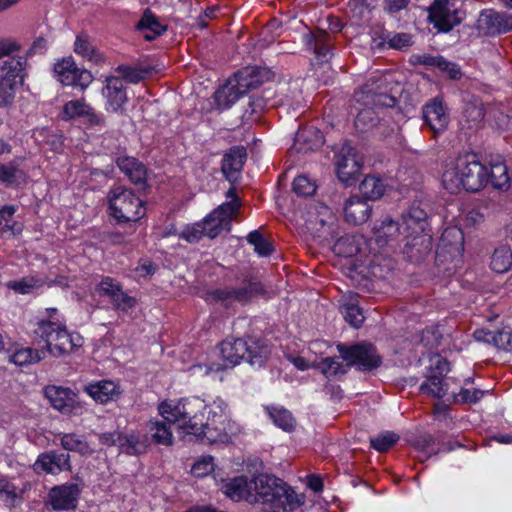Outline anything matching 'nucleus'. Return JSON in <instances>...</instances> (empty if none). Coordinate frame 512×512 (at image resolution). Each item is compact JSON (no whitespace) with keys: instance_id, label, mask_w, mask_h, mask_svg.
Returning a JSON list of instances; mask_svg holds the SVG:
<instances>
[{"instance_id":"f257e3e1","label":"nucleus","mask_w":512,"mask_h":512,"mask_svg":"<svg viewBox=\"0 0 512 512\" xmlns=\"http://www.w3.org/2000/svg\"><path fill=\"white\" fill-rule=\"evenodd\" d=\"M206 404L199 398H186L179 401H164L158 411L165 419L177 424L180 434L192 435L208 443L226 442L233 433V424L228 415L218 414L216 410L204 422Z\"/></svg>"},{"instance_id":"f03ea898","label":"nucleus","mask_w":512,"mask_h":512,"mask_svg":"<svg viewBox=\"0 0 512 512\" xmlns=\"http://www.w3.org/2000/svg\"><path fill=\"white\" fill-rule=\"evenodd\" d=\"M224 364H197L191 369L199 370L208 375L219 372L228 367L232 368L245 360L252 366L261 367L270 353L268 345L261 339L249 337L248 339L232 338L222 341L219 345Z\"/></svg>"},{"instance_id":"7ed1b4c3","label":"nucleus","mask_w":512,"mask_h":512,"mask_svg":"<svg viewBox=\"0 0 512 512\" xmlns=\"http://www.w3.org/2000/svg\"><path fill=\"white\" fill-rule=\"evenodd\" d=\"M488 181V168L473 153L457 157L455 162L446 166L442 174L443 187L450 193H457L461 188L469 192H477Z\"/></svg>"},{"instance_id":"20e7f679","label":"nucleus","mask_w":512,"mask_h":512,"mask_svg":"<svg viewBox=\"0 0 512 512\" xmlns=\"http://www.w3.org/2000/svg\"><path fill=\"white\" fill-rule=\"evenodd\" d=\"M252 503L269 505L270 512H286L303 504L304 500L281 479L259 474L253 479Z\"/></svg>"},{"instance_id":"39448f33","label":"nucleus","mask_w":512,"mask_h":512,"mask_svg":"<svg viewBox=\"0 0 512 512\" xmlns=\"http://www.w3.org/2000/svg\"><path fill=\"white\" fill-rule=\"evenodd\" d=\"M426 220L427 212L416 205H412L402 216L404 254L411 260L418 261L431 250V236L424 232Z\"/></svg>"},{"instance_id":"423d86ee","label":"nucleus","mask_w":512,"mask_h":512,"mask_svg":"<svg viewBox=\"0 0 512 512\" xmlns=\"http://www.w3.org/2000/svg\"><path fill=\"white\" fill-rule=\"evenodd\" d=\"M35 334L45 342V353L54 357L68 355L83 345V338L78 333H70L66 327L53 321H41Z\"/></svg>"},{"instance_id":"0eeeda50","label":"nucleus","mask_w":512,"mask_h":512,"mask_svg":"<svg viewBox=\"0 0 512 512\" xmlns=\"http://www.w3.org/2000/svg\"><path fill=\"white\" fill-rule=\"evenodd\" d=\"M111 215L118 222H135L145 214L143 201L130 189L118 186L108 195Z\"/></svg>"},{"instance_id":"6e6552de","label":"nucleus","mask_w":512,"mask_h":512,"mask_svg":"<svg viewBox=\"0 0 512 512\" xmlns=\"http://www.w3.org/2000/svg\"><path fill=\"white\" fill-rule=\"evenodd\" d=\"M305 226L313 237L329 241L337 235V218L332 210L322 202L308 205L305 213Z\"/></svg>"},{"instance_id":"1a4fd4ad","label":"nucleus","mask_w":512,"mask_h":512,"mask_svg":"<svg viewBox=\"0 0 512 512\" xmlns=\"http://www.w3.org/2000/svg\"><path fill=\"white\" fill-rule=\"evenodd\" d=\"M226 198L229 201L219 205L201 221L206 236L211 239L217 237L223 230L230 231L231 221L240 209L241 203L234 187L226 192Z\"/></svg>"},{"instance_id":"9d476101","label":"nucleus","mask_w":512,"mask_h":512,"mask_svg":"<svg viewBox=\"0 0 512 512\" xmlns=\"http://www.w3.org/2000/svg\"><path fill=\"white\" fill-rule=\"evenodd\" d=\"M465 18L458 0H435L428 8V22L438 33H448Z\"/></svg>"},{"instance_id":"9b49d317","label":"nucleus","mask_w":512,"mask_h":512,"mask_svg":"<svg viewBox=\"0 0 512 512\" xmlns=\"http://www.w3.org/2000/svg\"><path fill=\"white\" fill-rule=\"evenodd\" d=\"M337 348L340 358L347 362L349 368L354 367L361 372H370L382 364V357L371 343L339 344Z\"/></svg>"},{"instance_id":"f8f14e48","label":"nucleus","mask_w":512,"mask_h":512,"mask_svg":"<svg viewBox=\"0 0 512 512\" xmlns=\"http://www.w3.org/2000/svg\"><path fill=\"white\" fill-rule=\"evenodd\" d=\"M263 292L264 287L261 282L254 278H245L239 285L227 286L212 291L211 296L225 307H230L235 303L245 305Z\"/></svg>"},{"instance_id":"ddd939ff","label":"nucleus","mask_w":512,"mask_h":512,"mask_svg":"<svg viewBox=\"0 0 512 512\" xmlns=\"http://www.w3.org/2000/svg\"><path fill=\"white\" fill-rule=\"evenodd\" d=\"M44 394L51 406L65 415H80L85 410V404L70 388L50 385L44 389Z\"/></svg>"},{"instance_id":"4468645a","label":"nucleus","mask_w":512,"mask_h":512,"mask_svg":"<svg viewBox=\"0 0 512 512\" xmlns=\"http://www.w3.org/2000/svg\"><path fill=\"white\" fill-rule=\"evenodd\" d=\"M336 172L339 180L352 185L361 171V159L349 143L342 145L335 155Z\"/></svg>"},{"instance_id":"2eb2a0df","label":"nucleus","mask_w":512,"mask_h":512,"mask_svg":"<svg viewBox=\"0 0 512 512\" xmlns=\"http://www.w3.org/2000/svg\"><path fill=\"white\" fill-rule=\"evenodd\" d=\"M57 80L63 85L79 86L86 89L93 80L92 74L77 67L72 56L64 57L54 64Z\"/></svg>"},{"instance_id":"dca6fc26","label":"nucleus","mask_w":512,"mask_h":512,"mask_svg":"<svg viewBox=\"0 0 512 512\" xmlns=\"http://www.w3.org/2000/svg\"><path fill=\"white\" fill-rule=\"evenodd\" d=\"M100 296L107 297L117 311L128 312L137 304V300L128 295L120 282L111 277H104L96 287Z\"/></svg>"},{"instance_id":"f3484780","label":"nucleus","mask_w":512,"mask_h":512,"mask_svg":"<svg viewBox=\"0 0 512 512\" xmlns=\"http://www.w3.org/2000/svg\"><path fill=\"white\" fill-rule=\"evenodd\" d=\"M26 60L21 57H10L0 64V88L12 93L15 97L16 90L23 85Z\"/></svg>"},{"instance_id":"a211bd4d","label":"nucleus","mask_w":512,"mask_h":512,"mask_svg":"<svg viewBox=\"0 0 512 512\" xmlns=\"http://www.w3.org/2000/svg\"><path fill=\"white\" fill-rule=\"evenodd\" d=\"M422 118L434 135L443 133L450 120L443 100L439 97L429 100L422 107Z\"/></svg>"},{"instance_id":"6ab92c4d","label":"nucleus","mask_w":512,"mask_h":512,"mask_svg":"<svg viewBox=\"0 0 512 512\" xmlns=\"http://www.w3.org/2000/svg\"><path fill=\"white\" fill-rule=\"evenodd\" d=\"M272 72L266 67L248 66L244 67L233 76L234 80L244 94L257 89L266 81L270 80Z\"/></svg>"},{"instance_id":"aec40b11","label":"nucleus","mask_w":512,"mask_h":512,"mask_svg":"<svg viewBox=\"0 0 512 512\" xmlns=\"http://www.w3.org/2000/svg\"><path fill=\"white\" fill-rule=\"evenodd\" d=\"M80 494L78 485L65 484L51 489L48 498L53 510L63 511L76 507Z\"/></svg>"},{"instance_id":"412c9836","label":"nucleus","mask_w":512,"mask_h":512,"mask_svg":"<svg viewBox=\"0 0 512 512\" xmlns=\"http://www.w3.org/2000/svg\"><path fill=\"white\" fill-rule=\"evenodd\" d=\"M76 117H86L88 123L92 126L102 125L104 123L103 117L96 114L84 98L70 100L63 106L62 119L71 120Z\"/></svg>"},{"instance_id":"4be33fe9","label":"nucleus","mask_w":512,"mask_h":512,"mask_svg":"<svg viewBox=\"0 0 512 512\" xmlns=\"http://www.w3.org/2000/svg\"><path fill=\"white\" fill-rule=\"evenodd\" d=\"M102 95L107 101L106 109L108 111L117 112L127 101L123 81L116 76L106 77L105 86L102 89Z\"/></svg>"},{"instance_id":"5701e85b","label":"nucleus","mask_w":512,"mask_h":512,"mask_svg":"<svg viewBox=\"0 0 512 512\" xmlns=\"http://www.w3.org/2000/svg\"><path fill=\"white\" fill-rule=\"evenodd\" d=\"M246 158L247 153L243 146H235L224 155L221 170L228 181L233 183L239 179Z\"/></svg>"},{"instance_id":"b1692460","label":"nucleus","mask_w":512,"mask_h":512,"mask_svg":"<svg viewBox=\"0 0 512 512\" xmlns=\"http://www.w3.org/2000/svg\"><path fill=\"white\" fill-rule=\"evenodd\" d=\"M343 211L346 222L361 225L369 220L372 206L365 199L351 196L345 201Z\"/></svg>"},{"instance_id":"393cba45","label":"nucleus","mask_w":512,"mask_h":512,"mask_svg":"<svg viewBox=\"0 0 512 512\" xmlns=\"http://www.w3.org/2000/svg\"><path fill=\"white\" fill-rule=\"evenodd\" d=\"M84 391L96 402L106 404L117 400L122 394L118 384L110 380H101L87 384Z\"/></svg>"},{"instance_id":"a878e982","label":"nucleus","mask_w":512,"mask_h":512,"mask_svg":"<svg viewBox=\"0 0 512 512\" xmlns=\"http://www.w3.org/2000/svg\"><path fill=\"white\" fill-rule=\"evenodd\" d=\"M70 456L67 453L51 451L41 454L34 463V470L56 474L60 471L70 470Z\"/></svg>"},{"instance_id":"bb28decb","label":"nucleus","mask_w":512,"mask_h":512,"mask_svg":"<svg viewBox=\"0 0 512 512\" xmlns=\"http://www.w3.org/2000/svg\"><path fill=\"white\" fill-rule=\"evenodd\" d=\"M484 116L485 111L481 101L474 100L466 103L460 120L461 130L469 135L477 131L483 125Z\"/></svg>"},{"instance_id":"cd10ccee","label":"nucleus","mask_w":512,"mask_h":512,"mask_svg":"<svg viewBox=\"0 0 512 512\" xmlns=\"http://www.w3.org/2000/svg\"><path fill=\"white\" fill-rule=\"evenodd\" d=\"M306 47L313 51L317 59L327 60L332 51V36L324 30L310 32L303 36Z\"/></svg>"},{"instance_id":"c85d7f7f","label":"nucleus","mask_w":512,"mask_h":512,"mask_svg":"<svg viewBox=\"0 0 512 512\" xmlns=\"http://www.w3.org/2000/svg\"><path fill=\"white\" fill-rule=\"evenodd\" d=\"M162 420L151 419L147 423V437L155 444L170 446L173 444V434L171 431V424L177 427L173 421L165 419L162 415Z\"/></svg>"},{"instance_id":"c756f323","label":"nucleus","mask_w":512,"mask_h":512,"mask_svg":"<svg viewBox=\"0 0 512 512\" xmlns=\"http://www.w3.org/2000/svg\"><path fill=\"white\" fill-rule=\"evenodd\" d=\"M402 236L401 242L405 243V233H403L401 223L395 222L390 218L384 219L380 225L374 227L375 241L379 246L390 245Z\"/></svg>"},{"instance_id":"7c9ffc66","label":"nucleus","mask_w":512,"mask_h":512,"mask_svg":"<svg viewBox=\"0 0 512 512\" xmlns=\"http://www.w3.org/2000/svg\"><path fill=\"white\" fill-rule=\"evenodd\" d=\"M116 165L134 184L145 183L147 171L138 159L130 156H121L117 158Z\"/></svg>"},{"instance_id":"2f4dec72","label":"nucleus","mask_w":512,"mask_h":512,"mask_svg":"<svg viewBox=\"0 0 512 512\" xmlns=\"http://www.w3.org/2000/svg\"><path fill=\"white\" fill-rule=\"evenodd\" d=\"M239 88L240 87L233 77L228 79L227 82L214 94L217 107L221 110H225L236 103L239 98L244 95L243 91H241Z\"/></svg>"},{"instance_id":"473e14b6","label":"nucleus","mask_w":512,"mask_h":512,"mask_svg":"<svg viewBox=\"0 0 512 512\" xmlns=\"http://www.w3.org/2000/svg\"><path fill=\"white\" fill-rule=\"evenodd\" d=\"M481 21L492 34H502L512 31V15L493 10L481 15Z\"/></svg>"},{"instance_id":"72a5a7b5","label":"nucleus","mask_w":512,"mask_h":512,"mask_svg":"<svg viewBox=\"0 0 512 512\" xmlns=\"http://www.w3.org/2000/svg\"><path fill=\"white\" fill-rule=\"evenodd\" d=\"M252 485L245 476H238L222 486L223 493L234 501L246 500L252 503Z\"/></svg>"},{"instance_id":"f704fd0d","label":"nucleus","mask_w":512,"mask_h":512,"mask_svg":"<svg viewBox=\"0 0 512 512\" xmlns=\"http://www.w3.org/2000/svg\"><path fill=\"white\" fill-rule=\"evenodd\" d=\"M364 245L362 235L346 234L335 241L333 251L338 256L353 257L362 251Z\"/></svg>"},{"instance_id":"c9c22d12","label":"nucleus","mask_w":512,"mask_h":512,"mask_svg":"<svg viewBox=\"0 0 512 512\" xmlns=\"http://www.w3.org/2000/svg\"><path fill=\"white\" fill-rule=\"evenodd\" d=\"M323 143V135L319 130L307 128L296 133L294 147L298 152L307 153L321 147Z\"/></svg>"},{"instance_id":"e433bc0d","label":"nucleus","mask_w":512,"mask_h":512,"mask_svg":"<svg viewBox=\"0 0 512 512\" xmlns=\"http://www.w3.org/2000/svg\"><path fill=\"white\" fill-rule=\"evenodd\" d=\"M74 52L94 64L99 65L104 62V56L93 46L85 33L76 36Z\"/></svg>"},{"instance_id":"4c0bfd02","label":"nucleus","mask_w":512,"mask_h":512,"mask_svg":"<svg viewBox=\"0 0 512 512\" xmlns=\"http://www.w3.org/2000/svg\"><path fill=\"white\" fill-rule=\"evenodd\" d=\"M137 29L143 33L144 38L148 41L154 40L165 31V27L148 8L138 22Z\"/></svg>"},{"instance_id":"58836bf2","label":"nucleus","mask_w":512,"mask_h":512,"mask_svg":"<svg viewBox=\"0 0 512 512\" xmlns=\"http://www.w3.org/2000/svg\"><path fill=\"white\" fill-rule=\"evenodd\" d=\"M44 358V348L34 350L30 347H15L14 351L8 356L9 362L14 363L17 366L34 364Z\"/></svg>"},{"instance_id":"ea45409f","label":"nucleus","mask_w":512,"mask_h":512,"mask_svg":"<svg viewBox=\"0 0 512 512\" xmlns=\"http://www.w3.org/2000/svg\"><path fill=\"white\" fill-rule=\"evenodd\" d=\"M148 446L149 439L147 436H140L131 432L122 436L120 450L129 455H140L146 452Z\"/></svg>"},{"instance_id":"a19ab883","label":"nucleus","mask_w":512,"mask_h":512,"mask_svg":"<svg viewBox=\"0 0 512 512\" xmlns=\"http://www.w3.org/2000/svg\"><path fill=\"white\" fill-rule=\"evenodd\" d=\"M287 85V88L284 86L280 88L282 97L279 99L278 104L281 108L287 107V109L292 108L296 110L302 104L301 90L297 81H291Z\"/></svg>"},{"instance_id":"79ce46f5","label":"nucleus","mask_w":512,"mask_h":512,"mask_svg":"<svg viewBox=\"0 0 512 512\" xmlns=\"http://www.w3.org/2000/svg\"><path fill=\"white\" fill-rule=\"evenodd\" d=\"M360 193L365 200H377L385 192V184L375 176H366L359 185Z\"/></svg>"},{"instance_id":"37998d69","label":"nucleus","mask_w":512,"mask_h":512,"mask_svg":"<svg viewBox=\"0 0 512 512\" xmlns=\"http://www.w3.org/2000/svg\"><path fill=\"white\" fill-rule=\"evenodd\" d=\"M491 269L496 273H505L512 266V251L506 245L495 248L490 262Z\"/></svg>"},{"instance_id":"c03bdc74","label":"nucleus","mask_w":512,"mask_h":512,"mask_svg":"<svg viewBox=\"0 0 512 512\" xmlns=\"http://www.w3.org/2000/svg\"><path fill=\"white\" fill-rule=\"evenodd\" d=\"M420 390L422 393L431 397L443 398L448 392V385L443 380V377L437 374H431L427 377L426 381L420 385Z\"/></svg>"},{"instance_id":"a18cd8bd","label":"nucleus","mask_w":512,"mask_h":512,"mask_svg":"<svg viewBox=\"0 0 512 512\" xmlns=\"http://www.w3.org/2000/svg\"><path fill=\"white\" fill-rule=\"evenodd\" d=\"M60 442L65 450L78 452L82 455L93 453V449L83 439V437L75 433L63 434Z\"/></svg>"},{"instance_id":"49530a36","label":"nucleus","mask_w":512,"mask_h":512,"mask_svg":"<svg viewBox=\"0 0 512 512\" xmlns=\"http://www.w3.org/2000/svg\"><path fill=\"white\" fill-rule=\"evenodd\" d=\"M316 367L326 377L336 376L337 374H345L349 370L347 362L345 364H342L339 357L323 358L316 364Z\"/></svg>"},{"instance_id":"de8ad7c7","label":"nucleus","mask_w":512,"mask_h":512,"mask_svg":"<svg viewBox=\"0 0 512 512\" xmlns=\"http://www.w3.org/2000/svg\"><path fill=\"white\" fill-rule=\"evenodd\" d=\"M267 412L273 423L279 428L285 431H291L294 429L295 420L288 410L284 408L271 407L267 408Z\"/></svg>"},{"instance_id":"09e8293b","label":"nucleus","mask_w":512,"mask_h":512,"mask_svg":"<svg viewBox=\"0 0 512 512\" xmlns=\"http://www.w3.org/2000/svg\"><path fill=\"white\" fill-rule=\"evenodd\" d=\"M488 178L492 186L496 189L506 190L509 188V177L507 167L504 164H494L488 170Z\"/></svg>"},{"instance_id":"8fccbe9b","label":"nucleus","mask_w":512,"mask_h":512,"mask_svg":"<svg viewBox=\"0 0 512 512\" xmlns=\"http://www.w3.org/2000/svg\"><path fill=\"white\" fill-rule=\"evenodd\" d=\"M0 500L9 507H14L21 501L17 488L5 478H0Z\"/></svg>"},{"instance_id":"3c124183","label":"nucleus","mask_w":512,"mask_h":512,"mask_svg":"<svg viewBox=\"0 0 512 512\" xmlns=\"http://www.w3.org/2000/svg\"><path fill=\"white\" fill-rule=\"evenodd\" d=\"M44 284V281L40 278H37L35 276H27L23 277L20 280L16 281H10L7 286L8 288L19 292L21 294H27L32 292L34 289H38L42 287Z\"/></svg>"},{"instance_id":"603ef678","label":"nucleus","mask_w":512,"mask_h":512,"mask_svg":"<svg viewBox=\"0 0 512 512\" xmlns=\"http://www.w3.org/2000/svg\"><path fill=\"white\" fill-rule=\"evenodd\" d=\"M247 241L254 246L255 252L259 256H269L273 252L272 244L258 230L251 231L247 236Z\"/></svg>"},{"instance_id":"864d4df0","label":"nucleus","mask_w":512,"mask_h":512,"mask_svg":"<svg viewBox=\"0 0 512 512\" xmlns=\"http://www.w3.org/2000/svg\"><path fill=\"white\" fill-rule=\"evenodd\" d=\"M399 436L393 432H384L370 439L371 447L378 452L388 451L397 441Z\"/></svg>"},{"instance_id":"5fc2aeb1","label":"nucleus","mask_w":512,"mask_h":512,"mask_svg":"<svg viewBox=\"0 0 512 512\" xmlns=\"http://www.w3.org/2000/svg\"><path fill=\"white\" fill-rule=\"evenodd\" d=\"M341 311L345 321L354 328H358L364 321L362 310L354 303L343 304Z\"/></svg>"},{"instance_id":"6e6d98bb","label":"nucleus","mask_w":512,"mask_h":512,"mask_svg":"<svg viewBox=\"0 0 512 512\" xmlns=\"http://www.w3.org/2000/svg\"><path fill=\"white\" fill-rule=\"evenodd\" d=\"M203 236H206V232L201 222L185 226V228L178 234L180 239H183L188 243H196L200 241Z\"/></svg>"},{"instance_id":"4d7b16f0","label":"nucleus","mask_w":512,"mask_h":512,"mask_svg":"<svg viewBox=\"0 0 512 512\" xmlns=\"http://www.w3.org/2000/svg\"><path fill=\"white\" fill-rule=\"evenodd\" d=\"M316 189V183L305 175H300L293 181V191L299 196H312Z\"/></svg>"},{"instance_id":"13d9d810","label":"nucleus","mask_w":512,"mask_h":512,"mask_svg":"<svg viewBox=\"0 0 512 512\" xmlns=\"http://www.w3.org/2000/svg\"><path fill=\"white\" fill-rule=\"evenodd\" d=\"M463 241V234L461 230L457 228L445 229L441 237V244L443 246H446L449 243L456 251H460L462 249Z\"/></svg>"},{"instance_id":"bf43d9fd","label":"nucleus","mask_w":512,"mask_h":512,"mask_svg":"<svg viewBox=\"0 0 512 512\" xmlns=\"http://www.w3.org/2000/svg\"><path fill=\"white\" fill-rule=\"evenodd\" d=\"M494 346L498 349L512 351V327L505 326L496 331Z\"/></svg>"},{"instance_id":"052dcab7","label":"nucleus","mask_w":512,"mask_h":512,"mask_svg":"<svg viewBox=\"0 0 512 512\" xmlns=\"http://www.w3.org/2000/svg\"><path fill=\"white\" fill-rule=\"evenodd\" d=\"M23 177L21 170L12 165L0 164V181L12 185L17 183Z\"/></svg>"},{"instance_id":"680f3d73","label":"nucleus","mask_w":512,"mask_h":512,"mask_svg":"<svg viewBox=\"0 0 512 512\" xmlns=\"http://www.w3.org/2000/svg\"><path fill=\"white\" fill-rule=\"evenodd\" d=\"M485 391L481 389H465L462 388L458 394L454 396L455 401L464 404H475L483 398Z\"/></svg>"},{"instance_id":"e2e57ef3","label":"nucleus","mask_w":512,"mask_h":512,"mask_svg":"<svg viewBox=\"0 0 512 512\" xmlns=\"http://www.w3.org/2000/svg\"><path fill=\"white\" fill-rule=\"evenodd\" d=\"M214 470L213 457L207 456L199 459L191 468V473L196 477H204Z\"/></svg>"},{"instance_id":"0e129e2a","label":"nucleus","mask_w":512,"mask_h":512,"mask_svg":"<svg viewBox=\"0 0 512 512\" xmlns=\"http://www.w3.org/2000/svg\"><path fill=\"white\" fill-rule=\"evenodd\" d=\"M116 71L129 83L136 84L144 79L143 72L135 67L119 65Z\"/></svg>"},{"instance_id":"69168bd1","label":"nucleus","mask_w":512,"mask_h":512,"mask_svg":"<svg viewBox=\"0 0 512 512\" xmlns=\"http://www.w3.org/2000/svg\"><path fill=\"white\" fill-rule=\"evenodd\" d=\"M439 70L445 73L451 80H460L463 76L460 66L447 60L445 57L440 61Z\"/></svg>"},{"instance_id":"338daca9","label":"nucleus","mask_w":512,"mask_h":512,"mask_svg":"<svg viewBox=\"0 0 512 512\" xmlns=\"http://www.w3.org/2000/svg\"><path fill=\"white\" fill-rule=\"evenodd\" d=\"M387 42L391 48L402 49L411 45V36L407 33H396Z\"/></svg>"},{"instance_id":"774afa93","label":"nucleus","mask_w":512,"mask_h":512,"mask_svg":"<svg viewBox=\"0 0 512 512\" xmlns=\"http://www.w3.org/2000/svg\"><path fill=\"white\" fill-rule=\"evenodd\" d=\"M121 439L122 435L121 433L114 431V432H106L99 435V441L102 445L106 446H113L117 443L119 446L121 445Z\"/></svg>"}]
</instances>
